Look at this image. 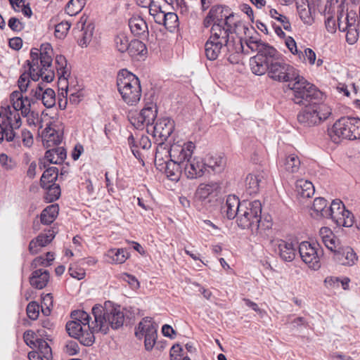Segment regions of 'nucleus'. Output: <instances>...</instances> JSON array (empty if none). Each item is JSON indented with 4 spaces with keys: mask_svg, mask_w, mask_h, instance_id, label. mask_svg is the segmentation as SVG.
Returning <instances> with one entry per match:
<instances>
[{
    "mask_svg": "<svg viewBox=\"0 0 360 360\" xmlns=\"http://www.w3.org/2000/svg\"><path fill=\"white\" fill-rule=\"evenodd\" d=\"M269 15L272 18L279 22L284 30L291 31V25L286 16L279 13L276 9H271L269 11Z\"/></svg>",
    "mask_w": 360,
    "mask_h": 360,
    "instance_id": "52",
    "label": "nucleus"
},
{
    "mask_svg": "<svg viewBox=\"0 0 360 360\" xmlns=\"http://www.w3.org/2000/svg\"><path fill=\"white\" fill-rule=\"evenodd\" d=\"M30 96L33 98L34 104L37 101H41L44 105L47 108H53L56 105V94L51 88L44 89L43 84H38L37 86L32 89Z\"/></svg>",
    "mask_w": 360,
    "mask_h": 360,
    "instance_id": "21",
    "label": "nucleus"
},
{
    "mask_svg": "<svg viewBox=\"0 0 360 360\" xmlns=\"http://www.w3.org/2000/svg\"><path fill=\"white\" fill-rule=\"evenodd\" d=\"M247 46L252 51H257L256 56L250 58V65L251 70L254 69L267 56V52L273 50L274 47L262 40L251 37L246 40Z\"/></svg>",
    "mask_w": 360,
    "mask_h": 360,
    "instance_id": "17",
    "label": "nucleus"
},
{
    "mask_svg": "<svg viewBox=\"0 0 360 360\" xmlns=\"http://www.w3.org/2000/svg\"><path fill=\"white\" fill-rule=\"evenodd\" d=\"M53 308V295L47 293L41 297V309L42 314L48 316L51 314Z\"/></svg>",
    "mask_w": 360,
    "mask_h": 360,
    "instance_id": "51",
    "label": "nucleus"
},
{
    "mask_svg": "<svg viewBox=\"0 0 360 360\" xmlns=\"http://www.w3.org/2000/svg\"><path fill=\"white\" fill-rule=\"evenodd\" d=\"M278 165L282 172L295 174L300 169L301 162L297 155L290 154L285 158L280 159Z\"/></svg>",
    "mask_w": 360,
    "mask_h": 360,
    "instance_id": "26",
    "label": "nucleus"
},
{
    "mask_svg": "<svg viewBox=\"0 0 360 360\" xmlns=\"http://www.w3.org/2000/svg\"><path fill=\"white\" fill-rule=\"evenodd\" d=\"M37 351L40 353V355L45 358L46 360L52 359V351L49 344L43 339H38L37 343Z\"/></svg>",
    "mask_w": 360,
    "mask_h": 360,
    "instance_id": "50",
    "label": "nucleus"
},
{
    "mask_svg": "<svg viewBox=\"0 0 360 360\" xmlns=\"http://www.w3.org/2000/svg\"><path fill=\"white\" fill-rule=\"evenodd\" d=\"M333 6H332L330 13L328 12V8L327 9L326 11H325V9L323 10V13L326 16V19H325L326 28L327 31L330 33L335 32L336 29H337L335 20L334 18L331 15V14L333 13H334Z\"/></svg>",
    "mask_w": 360,
    "mask_h": 360,
    "instance_id": "53",
    "label": "nucleus"
},
{
    "mask_svg": "<svg viewBox=\"0 0 360 360\" xmlns=\"http://www.w3.org/2000/svg\"><path fill=\"white\" fill-rule=\"evenodd\" d=\"M67 156L66 150L63 147L56 146L45 153L44 159L51 164H61Z\"/></svg>",
    "mask_w": 360,
    "mask_h": 360,
    "instance_id": "32",
    "label": "nucleus"
},
{
    "mask_svg": "<svg viewBox=\"0 0 360 360\" xmlns=\"http://www.w3.org/2000/svg\"><path fill=\"white\" fill-rule=\"evenodd\" d=\"M28 66V70L29 72H23L19 77L18 81V84L20 90L22 92H25L27 89L29 83H30V78H31L34 81H38L39 78L35 79L34 76L32 75L34 72L38 73L37 71H32V70L30 68V65Z\"/></svg>",
    "mask_w": 360,
    "mask_h": 360,
    "instance_id": "43",
    "label": "nucleus"
},
{
    "mask_svg": "<svg viewBox=\"0 0 360 360\" xmlns=\"http://www.w3.org/2000/svg\"><path fill=\"white\" fill-rule=\"evenodd\" d=\"M183 349L179 344H176L170 349L169 356L171 360H181Z\"/></svg>",
    "mask_w": 360,
    "mask_h": 360,
    "instance_id": "62",
    "label": "nucleus"
},
{
    "mask_svg": "<svg viewBox=\"0 0 360 360\" xmlns=\"http://www.w3.org/2000/svg\"><path fill=\"white\" fill-rule=\"evenodd\" d=\"M115 47L120 53H124L129 49V39L124 33H120L115 37Z\"/></svg>",
    "mask_w": 360,
    "mask_h": 360,
    "instance_id": "47",
    "label": "nucleus"
},
{
    "mask_svg": "<svg viewBox=\"0 0 360 360\" xmlns=\"http://www.w3.org/2000/svg\"><path fill=\"white\" fill-rule=\"evenodd\" d=\"M263 176L261 174H249L245 179L246 191L250 195L256 194L263 184Z\"/></svg>",
    "mask_w": 360,
    "mask_h": 360,
    "instance_id": "33",
    "label": "nucleus"
},
{
    "mask_svg": "<svg viewBox=\"0 0 360 360\" xmlns=\"http://www.w3.org/2000/svg\"><path fill=\"white\" fill-rule=\"evenodd\" d=\"M242 201L236 195H229L226 198V204L224 206V212H226L229 219H233L238 217L239 210L241 209Z\"/></svg>",
    "mask_w": 360,
    "mask_h": 360,
    "instance_id": "28",
    "label": "nucleus"
},
{
    "mask_svg": "<svg viewBox=\"0 0 360 360\" xmlns=\"http://www.w3.org/2000/svg\"><path fill=\"white\" fill-rule=\"evenodd\" d=\"M22 141L25 146L30 148L33 143V136L28 130L22 131Z\"/></svg>",
    "mask_w": 360,
    "mask_h": 360,
    "instance_id": "63",
    "label": "nucleus"
},
{
    "mask_svg": "<svg viewBox=\"0 0 360 360\" xmlns=\"http://www.w3.org/2000/svg\"><path fill=\"white\" fill-rule=\"evenodd\" d=\"M320 233L321 236V240L324 245L330 251L333 252L338 250V245L336 243L335 237L332 231L327 227H323L321 229Z\"/></svg>",
    "mask_w": 360,
    "mask_h": 360,
    "instance_id": "36",
    "label": "nucleus"
},
{
    "mask_svg": "<svg viewBox=\"0 0 360 360\" xmlns=\"http://www.w3.org/2000/svg\"><path fill=\"white\" fill-rule=\"evenodd\" d=\"M296 191L300 197L309 198L314 195V187L311 181L300 179L296 182Z\"/></svg>",
    "mask_w": 360,
    "mask_h": 360,
    "instance_id": "38",
    "label": "nucleus"
},
{
    "mask_svg": "<svg viewBox=\"0 0 360 360\" xmlns=\"http://www.w3.org/2000/svg\"><path fill=\"white\" fill-rule=\"evenodd\" d=\"M94 323L95 321L91 322V326H84L72 320L66 323L65 328L70 337L79 340L80 343L84 346H91L95 342L94 333H98L92 328Z\"/></svg>",
    "mask_w": 360,
    "mask_h": 360,
    "instance_id": "12",
    "label": "nucleus"
},
{
    "mask_svg": "<svg viewBox=\"0 0 360 360\" xmlns=\"http://www.w3.org/2000/svg\"><path fill=\"white\" fill-rule=\"evenodd\" d=\"M59 175L58 169L56 167H50L46 169L40 179L41 186L56 184Z\"/></svg>",
    "mask_w": 360,
    "mask_h": 360,
    "instance_id": "40",
    "label": "nucleus"
},
{
    "mask_svg": "<svg viewBox=\"0 0 360 360\" xmlns=\"http://www.w3.org/2000/svg\"><path fill=\"white\" fill-rule=\"evenodd\" d=\"M135 336L141 340L144 338V347L148 352H150L155 346L159 350H162L166 346L165 342H157L158 325L153 319L146 316L141 319L135 328Z\"/></svg>",
    "mask_w": 360,
    "mask_h": 360,
    "instance_id": "9",
    "label": "nucleus"
},
{
    "mask_svg": "<svg viewBox=\"0 0 360 360\" xmlns=\"http://www.w3.org/2000/svg\"><path fill=\"white\" fill-rule=\"evenodd\" d=\"M301 56H302L304 60H307L310 65H314L316 62V53L309 48L305 49L304 54L302 53Z\"/></svg>",
    "mask_w": 360,
    "mask_h": 360,
    "instance_id": "64",
    "label": "nucleus"
},
{
    "mask_svg": "<svg viewBox=\"0 0 360 360\" xmlns=\"http://www.w3.org/2000/svg\"><path fill=\"white\" fill-rule=\"evenodd\" d=\"M354 117H343L337 120L331 128L328 129V134L331 141L339 143L341 139L353 140Z\"/></svg>",
    "mask_w": 360,
    "mask_h": 360,
    "instance_id": "13",
    "label": "nucleus"
},
{
    "mask_svg": "<svg viewBox=\"0 0 360 360\" xmlns=\"http://www.w3.org/2000/svg\"><path fill=\"white\" fill-rule=\"evenodd\" d=\"M202 161L205 172L208 174L212 172L219 173L224 170L226 165L224 158L217 154H208L202 159Z\"/></svg>",
    "mask_w": 360,
    "mask_h": 360,
    "instance_id": "24",
    "label": "nucleus"
},
{
    "mask_svg": "<svg viewBox=\"0 0 360 360\" xmlns=\"http://www.w3.org/2000/svg\"><path fill=\"white\" fill-rule=\"evenodd\" d=\"M340 278L336 276H327L324 280V285L327 288H338Z\"/></svg>",
    "mask_w": 360,
    "mask_h": 360,
    "instance_id": "61",
    "label": "nucleus"
},
{
    "mask_svg": "<svg viewBox=\"0 0 360 360\" xmlns=\"http://www.w3.org/2000/svg\"><path fill=\"white\" fill-rule=\"evenodd\" d=\"M163 25L170 32H174L179 26L178 15L173 12L166 13Z\"/></svg>",
    "mask_w": 360,
    "mask_h": 360,
    "instance_id": "44",
    "label": "nucleus"
},
{
    "mask_svg": "<svg viewBox=\"0 0 360 360\" xmlns=\"http://www.w3.org/2000/svg\"><path fill=\"white\" fill-rule=\"evenodd\" d=\"M157 115L158 108L156 105L150 103H147L139 112L131 114L129 120L136 129H143L145 126L148 128L149 126H153ZM147 130L149 131L148 129Z\"/></svg>",
    "mask_w": 360,
    "mask_h": 360,
    "instance_id": "16",
    "label": "nucleus"
},
{
    "mask_svg": "<svg viewBox=\"0 0 360 360\" xmlns=\"http://www.w3.org/2000/svg\"><path fill=\"white\" fill-rule=\"evenodd\" d=\"M70 317L72 320L79 322L84 326H90V315L83 310H75L71 312Z\"/></svg>",
    "mask_w": 360,
    "mask_h": 360,
    "instance_id": "49",
    "label": "nucleus"
},
{
    "mask_svg": "<svg viewBox=\"0 0 360 360\" xmlns=\"http://www.w3.org/2000/svg\"><path fill=\"white\" fill-rule=\"evenodd\" d=\"M117 86L123 101L129 105H136L141 97L139 78L126 69L121 70L117 78Z\"/></svg>",
    "mask_w": 360,
    "mask_h": 360,
    "instance_id": "6",
    "label": "nucleus"
},
{
    "mask_svg": "<svg viewBox=\"0 0 360 360\" xmlns=\"http://www.w3.org/2000/svg\"><path fill=\"white\" fill-rule=\"evenodd\" d=\"M49 281V272L47 270L41 269H37L32 273L30 277V285L37 288L42 289L45 288Z\"/></svg>",
    "mask_w": 360,
    "mask_h": 360,
    "instance_id": "29",
    "label": "nucleus"
},
{
    "mask_svg": "<svg viewBox=\"0 0 360 360\" xmlns=\"http://www.w3.org/2000/svg\"><path fill=\"white\" fill-rule=\"evenodd\" d=\"M184 173L188 179H194L202 176L205 173L202 159L191 158L184 165Z\"/></svg>",
    "mask_w": 360,
    "mask_h": 360,
    "instance_id": "22",
    "label": "nucleus"
},
{
    "mask_svg": "<svg viewBox=\"0 0 360 360\" xmlns=\"http://www.w3.org/2000/svg\"><path fill=\"white\" fill-rule=\"evenodd\" d=\"M26 312L30 319H37L39 315V305L34 301L30 302L27 306Z\"/></svg>",
    "mask_w": 360,
    "mask_h": 360,
    "instance_id": "56",
    "label": "nucleus"
},
{
    "mask_svg": "<svg viewBox=\"0 0 360 360\" xmlns=\"http://www.w3.org/2000/svg\"><path fill=\"white\" fill-rule=\"evenodd\" d=\"M219 188V185L217 183L210 184H201L198 187L195 196L200 200H206L213 192Z\"/></svg>",
    "mask_w": 360,
    "mask_h": 360,
    "instance_id": "37",
    "label": "nucleus"
},
{
    "mask_svg": "<svg viewBox=\"0 0 360 360\" xmlns=\"http://www.w3.org/2000/svg\"><path fill=\"white\" fill-rule=\"evenodd\" d=\"M302 260L314 270L321 267L320 257L323 255V250L318 243L302 242L298 247Z\"/></svg>",
    "mask_w": 360,
    "mask_h": 360,
    "instance_id": "14",
    "label": "nucleus"
},
{
    "mask_svg": "<svg viewBox=\"0 0 360 360\" xmlns=\"http://www.w3.org/2000/svg\"><path fill=\"white\" fill-rule=\"evenodd\" d=\"M129 27L131 32L142 39H147L149 32L147 22L139 15H134L129 20Z\"/></svg>",
    "mask_w": 360,
    "mask_h": 360,
    "instance_id": "25",
    "label": "nucleus"
},
{
    "mask_svg": "<svg viewBox=\"0 0 360 360\" xmlns=\"http://www.w3.org/2000/svg\"><path fill=\"white\" fill-rule=\"evenodd\" d=\"M258 65L252 70L253 74L263 75L265 73L274 81L290 84L300 73L292 65L287 63L282 55L274 48L267 52V56Z\"/></svg>",
    "mask_w": 360,
    "mask_h": 360,
    "instance_id": "1",
    "label": "nucleus"
},
{
    "mask_svg": "<svg viewBox=\"0 0 360 360\" xmlns=\"http://www.w3.org/2000/svg\"><path fill=\"white\" fill-rule=\"evenodd\" d=\"M297 12L302 21L307 25H311L314 22V18L311 13V6L300 5L298 6Z\"/></svg>",
    "mask_w": 360,
    "mask_h": 360,
    "instance_id": "46",
    "label": "nucleus"
},
{
    "mask_svg": "<svg viewBox=\"0 0 360 360\" xmlns=\"http://www.w3.org/2000/svg\"><path fill=\"white\" fill-rule=\"evenodd\" d=\"M8 25L10 29L15 32H19L22 31L25 27L24 23L15 17H11L8 20Z\"/></svg>",
    "mask_w": 360,
    "mask_h": 360,
    "instance_id": "57",
    "label": "nucleus"
},
{
    "mask_svg": "<svg viewBox=\"0 0 360 360\" xmlns=\"http://www.w3.org/2000/svg\"><path fill=\"white\" fill-rule=\"evenodd\" d=\"M155 155V165L160 171H163L165 165L169 161V148L165 144L157 143Z\"/></svg>",
    "mask_w": 360,
    "mask_h": 360,
    "instance_id": "31",
    "label": "nucleus"
},
{
    "mask_svg": "<svg viewBox=\"0 0 360 360\" xmlns=\"http://www.w3.org/2000/svg\"><path fill=\"white\" fill-rule=\"evenodd\" d=\"M327 201L323 198H316L314 199L312 210L314 212V217L325 218V212L328 210Z\"/></svg>",
    "mask_w": 360,
    "mask_h": 360,
    "instance_id": "45",
    "label": "nucleus"
},
{
    "mask_svg": "<svg viewBox=\"0 0 360 360\" xmlns=\"http://www.w3.org/2000/svg\"><path fill=\"white\" fill-rule=\"evenodd\" d=\"M288 87L292 91V101L295 103L305 105L320 102L323 98V94L314 84L309 83L300 73Z\"/></svg>",
    "mask_w": 360,
    "mask_h": 360,
    "instance_id": "5",
    "label": "nucleus"
},
{
    "mask_svg": "<svg viewBox=\"0 0 360 360\" xmlns=\"http://www.w3.org/2000/svg\"><path fill=\"white\" fill-rule=\"evenodd\" d=\"M42 137L44 138L43 143L47 148L52 146H58L61 142L60 135L55 129L49 127L44 129L42 132Z\"/></svg>",
    "mask_w": 360,
    "mask_h": 360,
    "instance_id": "35",
    "label": "nucleus"
},
{
    "mask_svg": "<svg viewBox=\"0 0 360 360\" xmlns=\"http://www.w3.org/2000/svg\"><path fill=\"white\" fill-rule=\"evenodd\" d=\"M53 49L50 44H43L41 49L32 48L30 53V60H26L27 65H30L32 71H37L32 75L35 79L41 77L46 82H51L55 77L52 66Z\"/></svg>",
    "mask_w": 360,
    "mask_h": 360,
    "instance_id": "4",
    "label": "nucleus"
},
{
    "mask_svg": "<svg viewBox=\"0 0 360 360\" xmlns=\"http://www.w3.org/2000/svg\"><path fill=\"white\" fill-rule=\"evenodd\" d=\"M167 176L174 181H178L184 172V165L180 162L169 158V161L165 165L163 171Z\"/></svg>",
    "mask_w": 360,
    "mask_h": 360,
    "instance_id": "30",
    "label": "nucleus"
},
{
    "mask_svg": "<svg viewBox=\"0 0 360 360\" xmlns=\"http://www.w3.org/2000/svg\"><path fill=\"white\" fill-rule=\"evenodd\" d=\"M278 254L285 262L293 261L296 255V244L292 241L280 240L278 241Z\"/></svg>",
    "mask_w": 360,
    "mask_h": 360,
    "instance_id": "27",
    "label": "nucleus"
},
{
    "mask_svg": "<svg viewBox=\"0 0 360 360\" xmlns=\"http://www.w3.org/2000/svg\"><path fill=\"white\" fill-rule=\"evenodd\" d=\"M331 114V108L320 101L305 105L298 113L297 121L304 127H311L326 120Z\"/></svg>",
    "mask_w": 360,
    "mask_h": 360,
    "instance_id": "8",
    "label": "nucleus"
},
{
    "mask_svg": "<svg viewBox=\"0 0 360 360\" xmlns=\"http://www.w3.org/2000/svg\"><path fill=\"white\" fill-rule=\"evenodd\" d=\"M95 323L94 331L107 334L109 327L116 330L121 328L124 321V314L120 305L115 306L110 301L104 303V306L96 304L92 308Z\"/></svg>",
    "mask_w": 360,
    "mask_h": 360,
    "instance_id": "3",
    "label": "nucleus"
},
{
    "mask_svg": "<svg viewBox=\"0 0 360 360\" xmlns=\"http://www.w3.org/2000/svg\"><path fill=\"white\" fill-rule=\"evenodd\" d=\"M85 5V0H70L65 7L66 13L72 16L79 13Z\"/></svg>",
    "mask_w": 360,
    "mask_h": 360,
    "instance_id": "48",
    "label": "nucleus"
},
{
    "mask_svg": "<svg viewBox=\"0 0 360 360\" xmlns=\"http://www.w3.org/2000/svg\"><path fill=\"white\" fill-rule=\"evenodd\" d=\"M195 148V144L191 141L183 145L174 143L169 149V158L184 165L191 158Z\"/></svg>",
    "mask_w": 360,
    "mask_h": 360,
    "instance_id": "20",
    "label": "nucleus"
},
{
    "mask_svg": "<svg viewBox=\"0 0 360 360\" xmlns=\"http://www.w3.org/2000/svg\"><path fill=\"white\" fill-rule=\"evenodd\" d=\"M262 203L259 200H243L241 209L236 219L237 224L243 229H259L261 221Z\"/></svg>",
    "mask_w": 360,
    "mask_h": 360,
    "instance_id": "7",
    "label": "nucleus"
},
{
    "mask_svg": "<svg viewBox=\"0 0 360 360\" xmlns=\"http://www.w3.org/2000/svg\"><path fill=\"white\" fill-rule=\"evenodd\" d=\"M285 45L289 51L294 55H298L301 58L302 52L299 51L297 48V44L295 39L291 37H288L285 39Z\"/></svg>",
    "mask_w": 360,
    "mask_h": 360,
    "instance_id": "60",
    "label": "nucleus"
},
{
    "mask_svg": "<svg viewBox=\"0 0 360 360\" xmlns=\"http://www.w3.org/2000/svg\"><path fill=\"white\" fill-rule=\"evenodd\" d=\"M111 252L112 260L117 264L124 263L129 257L128 251L123 248L112 250Z\"/></svg>",
    "mask_w": 360,
    "mask_h": 360,
    "instance_id": "55",
    "label": "nucleus"
},
{
    "mask_svg": "<svg viewBox=\"0 0 360 360\" xmlns=\"http://www.w3.org/2000/svg\"><path fill=\"white\" fill-rule=\"evenodd\" d=\"M70 28V24L68 21H62L61 22L55 25V37L60 39H64L67 35Z\"/></svg>",
    "mask_w": 360,
    "mask_h": 360,
    "instance_id": "54",
    "label": "nucleus"
},
{
    "mask_svg": "<svg viewBox=\"0 0 360 360\" xmlns=\"http://www.w3.org/2000/svg\"><path fill=\"white\" fill-rule=\"evenodd\" d=\"M59 206L58 204H52L47 206L40 214V221L45 225L51 224L58 217Z\"/></svg>",
    "mask_w": 360,
    "mask_h": 360,
    "instance_id": "34",
    "label": "nucleus"
},
{
    "mask_svg": "<svg viewBox=\"0 0 360 360\" xmlns=\"http://www.w3.org/2000/svg\"><path fill=\"white\" fill-rule=\"evenodd\" d=\"M325 218H330L338 226L352 227L354 223V214L345 208L343 202L335 199L325 212Z\"/></svg>",
    "mask_w": 360,
    "mask_h": 360,
    "instance_id": "11",
    "label": "nucleus"
},
{
    "mask_svg": "<svg viewBox=\"0 0 360 360\" xmlns=\"http://www.w3.org/2000/svg\"><path fill=\"white\" fill-rule=\"evenodd\" d=\"M56 68L59 76V79L66 80L70 75V71L67 67V60L63 55H57L55 58Z\"/></svg>",
    "mask_w": 360,
    "mask_h": 360,
    "instance_id": "41",
    "label": "nucleus"
},
{
    "mask_svg": "<svg viewBox=\"0 0 360 360\" xmlns=\"http://www.w3.org/2000/svg\"><path fill=\"white\" fill-rule=\"evenodd\" d=\"M47 186H41L46 190L44 199L48 202H53L57 200L60 196V187L58 184H52L46 185Z\"/></svg>",
    "mask_w": 360,
    "mask_h": 360,
    "instance_id": "42",
    "label": "nucleus"
},
{
    "mask_svg": "<svg viewBox=\"0 0 360 360\" xmlns=\"http://www.w3.org/2000/svg\"><path fill=\"white\" fill-rule=\"evenodd\" d=\"M21 124V120H14L8 115L1 114L0 111V143L4 139L8 142L13 141L15 136L14 129L20 128Z\"/></svg>",
    "mask_w": 360,
    "mask_h": 360,
    "instance_id": "19",
    "label": "nucleus"
},
{
    "mask_svg": "<svg viewBox=\"0 0 360 360\" xmlns=\"http://www.w3.org/2000/svg\"><path fill=\"white\" fill-rule=\"evenodd\" d=\"M129 54L132 58H137L138 56H144L147 53V48L146 44L139 40L134 39L131 41L127 51Z\"/></svg>",
    "mask_w": 360,
    "mask_h": 360,
    "instance_id": "39",
    "label": "nucleus"
},
{
    "mask_svg": "<svg viewBox=\"0 0 360 360\" xmlns=\"http://www.w3.org/2000/svg\"><path fill=\"white\" fill-rule=\"evenodd\" d=\"M156 143L165 144L174 129V122L169 117L160 118L152 127Z\"/></svg>",
    "mask_w": 360,
    "mask_h": 360,
    "instance_id": "18",
    "label": "nucleus"
},
{
    "mask_svg": "<svg viewBox=\"0 0 360 360\" xmlns=\"http://www.w3.org/2000/svg\"><path fill=\"white\" fill-rule=\"evenodd\" d=\"M68 273L71 277L82 280L85 277L86 273L84 269L72 265L69 267Z\"/></svg>",
    "mask_w": 360,
    "mask_h": 360,
    "instance_id": "58",
    "label": "nucleus"
},
{
    "mask_svg": "<svg viewBox=\"0 0 360 360\" xmlns=\"http://www.w3.org/2000/svg\"><path fill=\"white\" fill-rule=\"evenodd\" d=\"M334 259L341 265L352 266L357 262L358 257L351 247L346 246L338 248L334 254Z\"/></svg>",
    "mask_w": 360,
    "mask_h": 360,
    "instance_id": "23",
    "label": "nucleus"
},
{
    "mask_svg": "<svg viewBox=\"0 0 360 360\" xmlns=\"http://www.w3.org/2000/svg\"><path fill=\"white\" fill-rule=\"evenodd\" d=\"M229 29H220L218 25L211 27L210 36L205 44V53L210 60H215L222 51L239 52L243 51L241 39H235Z\"/></svg>",
    "mask_w": 360,
    "mask_h": 360,
    "instance_id": "2",
    "label": "nucleus"
},
{
    "mask_svg": "<svg viewBox=\"0 0 360 360\" xmlns=\"http://www.w3.org/2000/svg\"><path fill=\"white\" fill-rule=\"evenodd\" d=\"M55 235L53 234V231H49V233L46 234H39L37 238V241L39 242V245L41 247H45L48 244H49L53 239L54 238Z\"/></svg>",
    "mask_w": 360,
    "mask_h": 360,
    "instance_id": "59",
    "label": "nucleus"
},
{
    "mask_svg": "<svg viewBox=\"0 0 360 360\" xmlns=\"http://www.w3.org/2000/svg\"><path fill=\"white\" fill-rule=\"evenodd\" d=\"M22 93L20 91H15L10 96V101L11 106L7 105L6 106H1L0 111L3 115H8L11 116L14 120H21L19 111H21V114L26 117L30 112L32 102L33 98L30 96L23 97Z\"/></svg>",
    "mask_w": 360,
    "mask_h": 360,
    "instance_id": "10",
    "label": "nucleus"
},
{
    "mask_svg": "<svg viewBox=\"0 0 360 360\" xmlns=\"http://www.w3.org/2000/svg\"><path fill=\"white\" fill-rule=\"evenodd\" d=\"M209 14L214 20V23L212 27L218 25L220 29L227 30L228 33L233 34L235 32L236 22L233 21L234 13L229 12L228 6L217 5L212 6Z\"/></svg>",
    "mask_w": 360,
    "mask_h": 360,
    "instance_id": "15",
    "label": "nucleus"
}]
</instances>
